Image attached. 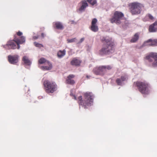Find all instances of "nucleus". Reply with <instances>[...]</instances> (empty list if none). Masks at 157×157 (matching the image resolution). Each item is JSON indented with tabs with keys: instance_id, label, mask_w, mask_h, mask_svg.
I'll list each match as a JSON object with an SVG mask.
<instances>
[{
	"instance_id": "423d86ee",
	"label": "nucleus",
	"mask_w": 157,
	"mask_h": 157,
	"mask_svg": "<svg viewBox=\"0 0 157 157\" xmlns=\"http://www.w3.org/2000/svg\"><path fill=\"white\" fill-rule=\"evenodd\" d=\"M112 68V67L110 65L101 66L95 67L93 71L96 75H103L106 72L107 70H110Z\"/></svg>"
},
{
	"instance_id": "b1692460",
	"label": "nucleus",
	"mask_w": 157,
	"mask_h": 157,
	"mask_svg": "<svg viewBox=\"0 0 157 157\" xmlns=\"http://www.w3.org/2000/svg\"><path fill=\"white\" fill-rule=\"evenodd\" d=\"M87 1L92 6H94L97 3L96 0H87Z\"/></svg>"
},
{
	"instance_id": "4c0bfd02",
	"label": "nucleus",
	"mask_w": 157,
	"mask_h": 157,
	"mask_svg": "<svg viewBox=\"0 0 157 157\" xmlns=\"http://www.w3.org/2000/svg\"><path fill=\"white\" fill-rule=\"evenodd\" d=\"M86 78H88H88H90V76H88V75H87V76H86Z\"/></svg>"
},
{
	"instance_id": "39448f33",
	"label": "nucleus",
	"mask_w": 157,
	"mask_h": 157,
	"mask_svg": "<svg viewBox=\"0 0 157 157\" xmlns=\"http://www.w3.org/2000/svg\"><path fill=\"white\" fill-rule=\"evenodd\" d=\"M129 6L130 12L132 15L140 14L141 12V8L143 7L141 4L136 2L130 3Z\"/></svg>"
},
{
	"instance_id": "c756f323",
	"label": "nucleus",
	"mask_w": 157,
	"mask_h": 157,
	"mask_svg": "<svg viewBox=\"0 0 157 157\" xmlns=\"http://www.w3.org/2000/svg\"><path fill=\"white\" fill-rule=\"evenodd\" d=\"M77 40V39L76 38H73L71 40H69V42H76Z\"/></svg>"
},
{
	"instance_id": "f704fd0d",
	"label": "nucleus",
	"mask_w": 157,
	"mask_h": 157,
	"mask_svg": "<svg viewBox=\"0 0 157 157\" xmlns=\"http://www.w3.org/2000/svg\"><path fill=\"white\" fill-rule=\"evenodd\" d=\"M153 25H155L156 26L157 25V21H155L154 23L153 24Z\"/></svg>"
},
{
	"instance_id": "aec40b11",
	"label": "nucleus",
	"mask_w": 157,
	"mask_h": 157,
	"mask_svg": "<svg viewBox=\"0 0 157 157\" xmlns=\"http://www.w3.org/2000/svg\"><path fill=\"white\" fill-rule=\"evenodd\" d=\"M157 30V27L153 25V24L151 25L149 27V31L150 32H155Z\"/></svg>"
},
{
	"instance_id": "9d476101",
	"label": "nucleus",
	"mask_w": 157,
	"mask_h": 157,
	"mask_svg": "<svg viewBox=\"0 0 157 157\" xmlns=\"http://www.w3.org/2000/svg\"><path fill=\"white\" fill-rule=\"evenodd\" d=\"M19 56L18 55H9L8 59L9 62L11 64H15L18 62Z\"/></svg>"
},
{
	"instance_id": "4468645a",
	"label": "nucleus",
	"mask_w": 157,
	"mask_h": 157,
	"mask_svg": "<svg viewBox=\"0 0 157 157\" xmlns=\"http://www.w3.org/2000/svg\"><path fill=\"white\" fill-rule=\"evenodd\" d=\"M81 3L82 5L79 8V10L80 12H82L85 10L86 8L88 6V4L85 0H82Z\"/></svg>"
},
{
	"instance_id": "c85d7f7f",
	"label": "nucleus",
	"mask_w": 157,
	"mask_h": 157,
	"mask_svg": "<svg viewBox=\"0 0 157 157\" xmlns=\"http://www.w3.org/2000/svg\"><path fill=\"white\" fill-rule=\"evenodd\" d=\"M146 17H148L150 19L152 20L154 19V17L153 16L150 14H147Z\"/></svg>"
},
{
	"instance_id": "7c9ffc66",
	"label": "nucleus",
	"mask_w": 157,
	"mask_h": 157,
	"mask_svg": "<svg viewBox=\"0 0 157 157\" xmlns=\"http://www.w3.org/2000/svg\"><path fill=\"white\" fill-rule=\"evenodd\" d=\"M17 35L18 36H20L22 35V33L20 31H19L17 33Z\"/></svg>"
},
{
	"instance_id": "6e6552de",
	"label": "nucleus",
	"mask_w": 157,
	"mask_h": 157,
	"mask_svg": "<svg viewBox=\"0 0 157 157\" xmlns=\"http://www.w3.org/2000/svg\"><path fill=\"white\" fill-rule=\"evenodd\" d=\"M145 59L149 62H152L151 65L153 67H157V53L151 52L147 55Z\"/></svg>"
},
{
	"instance_id": "9b49d317",
	"label": "nucleus",
	"mask_w": 157,
	"mask_h": 157,
	"mask_svg": "<svg viewBox=\"0 0 157 157\" xmlns=\"http://www.w3.org/2000/svg\"><path fill=\"white\" fill-rule=\"evenodd\" d=\"M97 22L98 20L95 18L93 19L92 21L90 29L94 32H97L98 30V27L97 24Z\"/></svg>"
},
{
	"instance_id": "f3484780",
	"label": "nucleus",
	"mask_w": 157,
	"mask_h": 157,
	"mask_svg": "<svg viewBox=\"0 0 157 157\" xmlns=\"http://www.w3.org/2000/svg\"><path fill=\"white\" fill-rule=\"evenodd\" d=\"M81 61L76 58H74L71 61V63L73 65L78 66L80 65Z\"/></svg>"
},
{
	"instance_id": "0eeeda50",
	"label": "nucleus",
	"mask_w": 157,
	"mask_h": 157,
	"mask_svg": "<svg viewBox=\"0 0 157 157\" xmlns=\"http://www.w3.org/2000/svg\"><path fill=\"white\" fill-rule=\"evenodd\" d=\"M124 16V15L122 12L116 11L114 13L113 16L109 20L112 23L120 24L121 23V20L123 19Z\"/></svg>"
},
{
	"instance_id": "f257e3e1",
	"label": "nucleus",
	"mask_w": 157,
	"mask_h": 157,
	"mask_svg": "<svg viewBox=\"0 0 157 157\" xmlns=\"http://www.w3.org/2000/svg\"><path fill=\"white\" fill-rule=\"evenodd\" d=\"M100 40L103 43L102 48L99 51L100 55L109 54L114 52V43L111 38L101 37Z\"/></svg>"
},
{
	"instance_id": "7ed1b4c3",
	"label": "nucleus",
	"mask_w": 157,
	"mask_h": 157,
	"mask_svg": "<svg viewBox=\"0 0 157 157\" xmlns=\"http://www.w3.org/2000/svg\"><path fill=\"white\" fill-rule=\"evenodd\" d=\"M44 89L47 93H52L56 91L57 89V86L53 81L45 80L43 83Z\"/></svg>"
},
{
	"instance_id": "473e14b6",
	"label": "nucleus",
	"mask_w": 157,
	"mask_h": 157,
	"mask_svg": "<svg viewBox=\"0 0 157 157\" xmlns=\"http://www.w3.org/2000/svg\"><path fill=\"white\" fill-rule=\"evenodd\" d=\"M69 76H70V79H73V78H74L75 77V75H69Z\"/></svg>"
},
{
	"instance_id": "20e7f679",
	"label": "nucleus",
	"mask_w": 157,
	"mask_h": 157,
	"mask_svg": "<svg viewBox=\"0 0 157 157\" xmlns=\"http://www.w3.org/2000/svg\"><path fill=\"white\" fill-rule=\"evenodd\" d=\"M134 84L137 87L139 90L142 94H147L149 93L148 84L145 82H135Z\"/></svg>"
},
{
	"instance_id": "393cba45",
	"label": "nucleus",
	"mask_w": 157,
	"mask_h": 157,
	"mask_svg": "<svg viewBox=\"0 0 157 157\" xmlns=\"http://www.w3.org/2000/svg\"><path fill=\"white\" fill-rule=\"evenodd\" d=\"M121 79L120 78H117L116 80V82L118 85L121 86L122 85V82Z\"/></svg>"
},
{
	"instance_id": "cd10ccee",
	"label": "nucleus",
	"mask_w": 157,
	"mask_h": 157,
	"mask_svg": "<svg viewBox=\"0 0 157 157\" xmlns=\"http://www.w3.org/2000/svg\"><path fill=\"white\" fill-rule=\"evenodd\" d=\"M75 82L74 79H70V76H69V84L73 85L75 84Z\"/></svg>"
},
{
	"instance_id": "4be33fe9",
	"label": "nucleus",
	"mask_w": 157,
	"mask_h": 157,
	"mask_svg": "<svg viewBox=\"0 0 157 157\" xmlns=\"http://www.w3.org/2000/svg\"><path fill=\"white\" fill-rule=\"evenodd\" d=\"M48 61L47 60L45 59L41 58L39 60L38 63L40 64H44Z\"/></svg>"
},
{
	"instance_id": "a878e982",
	"label": "nucleus",
	"mask_w": 157,
	"mask_h": 157,
	"mask_svg": "<svg viewBox=\"0 0 157 157\" xmlns=\"http://www.w3.org/2000/svg\"><path fill=\"white\" fill-rule=\"evenodd\" d=\"M121 79L122 81L123 82L127 80L128 79V77L127 75H122L121 77Z\"/></svg>"
},
{
	"instance_id": "bb28decb",
	"label": "nucleus",
	"mask_w": 157,
	"mask_h": 157,
	"mask_svg": "<svg viewBox=\"0 0 157 157\" xmlns=\"http://www.w3.org/2000/svg\"><path fill=\"white\" fill-rule=\"evenodd\" d=\"M34 44L35 45L36 47H40V48L43 47V45H42V44H40L39 43H37L36 42H34Z\"/></svg>"
},
{
	"instance_id": "c9c22d12",
	"label": "nucleus",
	"mask_w": 157,
	"mask_h": 157,
	"mask_svg": "<svg viewBox=\"0 0 157 157\" xmlns=\"http://www.w3.org/2000/svg\"><path fill=\"white\" fill-rule=\"evenodd\" d=\"M67 78H68V79H67V81H67V83H68V82H69V81H68V78H69V76H68L67 77Z\"/></svg>"
},
{
	"instance_id": "1a4fd4ad",
	"label": "nucleus",
	"mask_w": 157,
	"mask_h": 157,
	"mask_svg": "<svg viewBox=\"0 0 157 157\" xmlns=\"http://www.w3.org/2000/svg\"><path fill=\"white\" fill-rule=\"evenodd\" d=\"M14 40L17 45V49L20 48V44H22L25 42V38L24 36H21L19 38H17L16 35L14 36Z\"/></svg>"
},
{
	"instance_id": "6ab92c4d",
	"label": "nucleus",
	"mask_w": 157,
	"mask_h": 157,
	"mask_svg": "<svg viewBox=\"0 0 157 157\" xmlns=\"http://www.w3.org/2000/svg\"><path fill=\"white\" fill-rule=\"evenodd\" d=\"M147 42H150V43L149 44V45L150 46H157V39L153 40L151 39H149L147 41Z\"/></svg>"
},
{
	"instance_id": "2f4dec72",
	"label": "nucleus",
	"mask_w": 157,
	"mask_h": 157,
	"mask_svg": "<svg viewBox=\"0 0 157 157\" xmlns=\"http://www.w3.org/2000/svg\"><path fill=\"white\" fill-rule=\"evenodd\" d=\"M84 40V38H81L80 40V41L78 42V43H81Z\"/></svg>"
},
{
	"instance_id": "f03ea898",
	"label": "nucleus",
	"mask_w": 157,
	"mask_h": 157,
	"mask_svg": "<svg viewBox=\"0 0 157 157\" xmlns=\"http://www.w3.org/2000/svg\"><path fill=\"white\" fill-rule=\"evenodd\" d=\"M84 99L82 100L81 96H79L78 99V102L80 105L86 106L90 105L93 102L94 96L92 93L87 92L84 94Z\"/></svg>"
},
{
	"instance_id": "a211bd4d",
	"label": "nucleus",
	"mask_w": 157,
	"mask_h": 157,
	"mask_svg": "<svg viewBox=\"0 0 157 157\" xmlns=\"http://www.w3.org/2000/svg\"><path fill=\"white\" fill-rule=\"evenodd\" d=\"M139 38V34L136 33L133 36L130 42L131 43H135L136 42Z\"/></svg>"
},
{
	"instance_id": "f8f14e48",
	"label": "nucleus",
	"mask_w": 157,
	"mask_h": 157,
	"mask_svg": "<svg viewBox=\"0 0 157 157\" xmlns=\"http://www.w3.org/2000/svg\"><path fill=\"white\" fill-rule=\"evenodd\" d=\"M16 43L14 40L9 41L7 43L6 46L9 49H14L17 48Z\"/></svg>"
},
{
	"instance_id": "e433bc0d",
	"label": "nucleus",
	"mask_w": 157,
	"mask_h": 157,
	"mask_svg": "<svg viewBox=\"0 0 157 157\" xmlns=\"http://www.w3.org/2000/svg\"><path fill=\"white\" fill-rule=\"evenodd\" d=\"M41 36L43 37H44V34L43 33H42L41 34Z\"/></svg>"
},
{
	"instance_id": "72a5a7b5",
	"label": "nucleus",
	"mask_w": 157,
	"mask_h": 157,
	"mask_svg": "<svg viewBox=\"0 0 157 157\" xmlns=\"http://www.w3.org/2000/svg\"><path fill=\"white\" fill-rule=\"evenodd\" d=\"M38 36H33V38L34 39H36L38 38Z\"/></svg>"
},
{
	"instance_id": "2eb2a0df",
	"label": "nucleus",
	"mask_w": 157,
	"mask_h": 157,
	"mask_svg": "<svg viewBox=\"0 0 157 157\" xmlns=\"http://www.w3.org/2000/svg\"><path fill=\"white\" fill-rule=\"evenodd\" d=\"M53 27L54 28L58 29H62L63 26V25L59 22H56L53 23Z\"/></svg>"
},
{
	"instance_id": "58836bf2",
	"label": "nucleus",
	"mask_w": 157,
	"mask_h": 157,
	"mask_svg": "<svg viewBox=\"0 0 157 157\" xmlns=\"http://www.w3.org/2000/svg\"><path fill=\"white\" fill-rule=\"evenodd\" d=\"M67 41H69V40H67Z\"/></svg>"
},
{
	"instance_id": "dca6fc26",
	"label": "nucleus",
	"mask_w": 157,
	"mask_h": 157,
	"mask_svg": "<svg viewBox=\"0 0 157 157\" xmlns=\"http://www.w3.org/2000/svg\"><path fill=\"white\" fill-rule=\"evenodd\" d=\"M22 60L26 65L30 66L31 64V62L27 56H24L22 58Z\"/></svg>"
},
{
	"instance_id": "ddd939ff",
	"label": "nucleus",
	"mask_w": 157,
	"mask_h": 157,
	"mask_svg": "<svg viewBox=\"0 0 157 157\" xmlns=\"http://www.w3.org/2000/svg\"><path fill=\"white\" fill-rule=\"evenodd\" d=\"M44 65V66H42L41 67V69L43 70H50L52 67V64L48 61L45 63Z\"/></svg>"
},
{
	"instance_id": "412c9836",
	"label": "nucleus",
	"mask_w": 157,
	"mask_h": 157,
	"mask_svg": "<svg viewBox=\"0 0 157 157\" xmlns=\"http://www.w3.org/2000/svg\"><path fill=\"white\" fill-rule=\"evenodd\" d=\"M66 51L63 50V51L59 50L58 52L57 56L59 58H61L65 54Z\"/></svg>"
},
{
	"instance_id": "5701e85b",
	"label": "nucleus",
	"mask_w": 157,
	"mask_h": 157,
	"mask_svg": "<svg viewBox=\"0 0 157 157\" xmlns=\"http://www.w3.org/2000/svg\"><path fill=\"white\" fill-rule=\"evenodd\" d=\"M75 90L74 89H73L71 91L70 96L72 97L73 99L76 100V97L75 95Z\"/></svg>"
}]
</instances>
